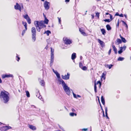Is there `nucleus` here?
Wrapping results in <instances>:
<instances>
[{"label":"nucleus","instance_id":"1","mask_svg":"<svg viewBox=\"0 0 131 131\" xmlns=\"http://www.w3.org/2000/svg\"><path fill=\"white\" fill-rule=\"evenodd\" d=\"M55 74L58 79H58V81L60 82L59 84H61L62 85L64 90L66 93L68 95H70V94L71 92L70 90V88L68 86L67 84L63 80L61 79H60L61 78L60 75L58 72H56Z\"/></svg>","mask_w":131,"mask_h":131},{"label":"nucleus","instance_id":"2","mask_svg":"<svg viewBox=\"0 0 131 131\" xmlns=\"http://www.w3.org/2000/svg\"><path fill=\"white\" fill-rule=\"evenodd\" d=\"M9 93L7 92L4 91H2L0 94V97L3 101L5 103H6L9 101Z\"/></svg>","mask_w":131,"mask_h":131},{"label":"nucleus","instance_id":"3","mask_svg":"<svg viewBox=\"0 0 131 131\" xmlns=\"http://www.w3.org/2000/svg\"><path fill=\"white\" fill-rule=\"evenodd\" d=\"M43 22L42 21H34V24L35 25L37 30L38 31H40V30L41 29V27L43 25Z\"/></svg>","mask_w":131,"mask_h":131},{"label":"nucleus","instance_id":"4","mask_svg":"<svg viewBox=\"0 0 131 131\" xmlns=\"http://www.w3.org/2000/svg\"><path fill=\"white\" fill-rule=\"evenodd\" d=\"M32 33V41L34 42L36 40V30L35 27H32L31 29Z\"/></svg>","mask_w":131,"mask_h":131},{"label":"nucleus","instance_id":"5","mask_svg":"<svg viewBox=\"0 0 131 131\" xmlns=\"http://www.w3.org/2000/svg\"><path fill=\"white\" fill-rule=\"evenodd\" d=\"M51 49V59H50V65L51 66L53 64L54 61V49H52L51 48H50Z\"/></svg>","mask_w":131,"mask_h":131},{"label":"nucleus","instance_id":"6","mask_svg":"<svg viewBox=\"0 0 131 131\" xmlns=\"http://www.w3.org/2000/svg\"><path fill=\"white\" fill-rule=\"evenodd\" d=\"M63 40L64 43L66 45L70 44L72 42L71 40L67 38L64 37L63 38Z\"/></svg>","mask_w":131,"mask_h":131},{"label":"nucleus","instance_id":"7","mask_svg":"<svg viewBox=\"0 0 131 131\" xmlns=\"http://www.w3.org/2000/svg\"><path fill=\"white\" fill-rule=\"evenodd\" d=\"M49 3L47 1H45L44 4V6L45 9L47 10L50 7L49 5Z\"/></svg>","mask_w":131,"mask_h":131},{"label":"nucleus","instance_id":"8","mask_svg":"<svg viewBox=\"0 0 131 131\" xmlns=\"http://www.w3.org/2000/svg\"><path fill=\"white\" fill-rule=\"evenodd\" d=\"M70 74L68 73L67 75H61V78L63 79L64 80H68L70 78Z\"/></svg>","mask_w":131,"mask_h":131},{"label":"nucleus","instance_id":"9","mask_svg":"<svg viewBox=\"0 0 131 131\" xmlns=\"http://www.w3.org/2000/svg\"><path fill=\"white\" fill-rule=\"evenodd\" d=\"M126 47L125 46L123 47H120V50H119L118 52L119 54H121L123 51H124L126 49Z\"/></svg>","mask_w":131,"mask_h":131},{"label":"nucleus","instance_id":"10","mask_svg":"<svg viewBox=\"0 0 131 131\" xmlns=\"http://www.w3.org/2000/svg\"><path fill=\"white\" fill-rule=\"evenodd\" d=\"M13 78V75L11 74H3L2 75V78L3 79H4L6 78Z\"/></svg>","mask_w":131,"mask_h":131},{"label":"nucleus","instance_id":"11","mask_svg":"<svg viewBox=\"0 0 131 131\" xmlns=\"http://www.w3.org/2000/svg\"><path fill=\"white\" fill-rule=\"evenodd\" d=\"M97 40L98 42L100 44L102 47H103L104 46V43L103 41H101L100 39H98Z\"/></svg>","mask_w":131,"mask_h":131},{"label":"nucleus","instance_id":"12","mask_svg":"<svg viewBox=\"0 0 131 131\" xmlns=\"http://www.w3.org/2000/svg\"><path fill=\"white\" fill-rule=\"evenodd\" d=\"M28 127L31 129L33 130H35L36 129V127L32 125H29Z\"/></svg>","mask_w":131,"mask_h":131},{"label":"nucleus","instance_id":"13","mask_svg":"<svg viewBox=\"0 0 131 131\" xmlns=\"http://www.w3.org/2000/svg\"><path fill=\"white\" fill-rule=\"evenodd\" d=\"M120 37V38H121V40L122 41V42L124 43H125L126 42V41L125 39V38L123 37H122L121 35H119Z\"/></svg>","mask_w":131,"mask_h":131},{"label":"nucleus","instance_id":"14","mask_svg":"<svg viewBox=\"0 0 131 131\" xmlns=\"http://www.w3.org/2000/svg\"><path fill=\"white\" fill-rule=\"evenodd\" d=\"M76 54L75 53H73L72 54L71 56V59L73 60H74L76 58Z\"/></svg>","mask_w":131,"mask_h":131},{"label":"nucleus","instance_id":"15","mask_svg":"<svg viewBox=\"0 0 131 131\" xmlns=\"http://www.w3.org/2000/svg\"><path fill=\"white\" fill-rule=\"evenodd\" d=\"M112 47L113 49V50L114 52L115 53V54H116L117 53V49L116 48L115 46L113 45H112Z\"/></svg>","mask_w":131,"mask_h":131},{"label":"nucleus","instance_id":"16","mask_svg":"<svg viewBox=\"0 0 131 131\" xmlns=\"http://www.w3.org/2000/svg\"><path fill=\"white\" fill-rule=\"evenodd\" d=\"M14 7L17 10L21 7L18 3H16V5Z\"/></svg>","mask_w":131,"mask_h":131},{"label":"nucleus","instance_id":"17","mask_svg":"<svg viewBox=\"0 0 131 131\" xmlns=\"http://www.w3.org/2000/svg\"><path fill=\"white\" fill-rule=\"evenodd\" d=\"M43 22V23L46 24H48V23L49 20L45 16V20Z\"/></svg>","mask_w":131,"mask_h":131},{"label":"nucleus","instance_id":"18","mask_svg":"<svg viewBox=\"0 0 131 131\" xmlns=\"http://www.w3.org/2000/svg\"><path fill=\"white\" fill-rule=\"evenodd\" d=\"M101 99V101L102 104L103 105H104L105 104V101L104 98L102 95V96Z\"/></svg>","mask_w":131,"mask_h":131},{"label":"nucleus","instance_id":"19","mask_svg":"<svg viewBox=\"0 0 131 131\" xmlns=\"http://www.w3.org/2000/svg\"><path fill=\"white\" fill-rule=\"evenodd\" d=\"M105 116L107 117V119H109V118L108 116V114H107V107H105Z\"/></svg>","mask_w":131,"mask_h":131},{"label":"nucleus","instance_id":"20","mask_svg":"<svg viewBox=\"0 0 131 131\" xmlns=\"http://www.w3.org/2000/svg\"><path fill=\"white\" fill-rule=\"evenodd\" d=\"M0 130L1 131H5L7 130L6 126H3L1 127Z\"/></svg>","mask_w":131,"mask_h":131},{"label":"nucleus","instance_id":"21","mask_svg":"<svg viewBox=\"0 0 131 131\" xmlns=\"http://www.w3.org/2000/svg\"><path fill=\"white\" fill-rule=\"evenodd\" d=\"M79 30L81 32V34H82L83 35L85 36L86 35L84 31L82 29H81L80 28L79 29Z\"/></svg>","mask_w":131,"mask_h":131},{"label":"nucleus","instance_id":"22","mask_svg":"<svg viewBox=\"0 0 131 131\" xmlns=\"http://www.w3.org/2000/svg\"><path fill=\"white\" fill-rule=\"evenodd\" d=\"M106 27L108 30H110L111 29V27L109 25L107 24L106 25Z\"/></svg>","mask_w":131,"mask_h":131},{"label":"nucleus","instance_id":"23","mask_svg":"<svg viewBox=\"0 0 131 131\" xmlns=\"http://www.w3.org/2000/svg\"><path fill=\"white\" fill-rule=\"evenodd\" d=\"M124 59V58L123 57H118V58L117 59V60L118 61H123Z\"/></svg>","mask_w":131,"mask_h":131},{"label":"nucleus","instance_id":"24","mask_svg":"<svg viewBox=\"0 0 131 131\" xmlns=\"http://www.w3.org/2000/svg\"><path fill=\"white\" fill-rule=\"evenodd\" d=\"M113 66V65L112 64L110 65L106 64L105 65L106 67L108 68L109 69H111Z\"/></svg>","mask_w":131,"mask_h":131},{"label":"nucleus","instance_id":"25","mask_svg":"<svg viewBox=\"0 0 131 131\" xmlns=\"http://www.w3.org/2000/svg\"><path fill=\"white\" fill-rule=\"evenodd\" d=\"M94 90L95 92V93H96L97 92V87H96V83L95 82H94Z\"/></svg>","mask_w":131,"mask_h":131},{"label":"nucleus","instance_id":"26","mask_svg":"<svg viewBox=\"0 0 131 131\" xmlns=\"http://www.w3.org/2000/svg\"><path fill=\"white\" fill-rule=\"evenodd\" d=\"M101 30L102 34L103 35H105L106 33L105 30L104 28H102L101 29Z\"/></svg>","mask_w":131,"mask_h":131},{"label":"nucleus","instance_id":"27","mask_svg":"<svg viewBox=\"0 0 131 131\" xmlns=\"http://www.w3.org/2000/svg\"><path fill=\"white\" fill-rule=\"evenodd\" d=\"M40 83L41 86H43L45 84V82L43 80H40Z\"/></svg>","mask_w":131,"mask_h":131},{"label":"nucleus","instance_id":"28","mask_svg":"<svg viewBox=\"0 0 131 131\" xmlns=\"http://www.w3.org/2000/svg\"><path fill=\"white\" fill-rule=\"evenodd\" d=\"M69 115L70 116L72 117L74 115L76 116L77 115V114L74 112H71L69 113Z\"/></svg>","mask_w":131,"mask_h":131},{"label":"nucleus","instance_id":"29","mask_svg":"<svg viewBox=\"0 0 131 131\" xmlns=\"http://www.w3.org/2000/svg\"><path fill=\"white\" fill-rule=\"evenodd\" d=\"M51 33V31L49 30H47L46 31H45L44 34H46L48 36H49V34Z\"/></svg>","mask_w":131,"mask_h":131},{"label":"nucleus","instance_id":"30","mask_svg":"<svg viewBox=\"0 0 131 131\" xmlns=\"http://www.w3.org/2000/svg\"><path fill=\"white\" fill-rule=\"evenodd\" d=\"M106 73L105 74L104 73H103L102 74V75L101 77V78H103L104 80L105 79V76L106 75Z\"/></svg>","mask_w":131,"mask_h":131},{"label":"nucleus","instance_id":"31","mask_svg":"<svg viewBox=\"0 0 131 131\" xmlns=\"http://www.w3.org/2000/svg\"><path fill=\"white\" fill-rule=\"evenodd\" d=\"M25 92L26 93V95L28 97H30V94L29 91H26Z\"/></svg>","mask_w":131,"mask_h":131},{"label":"nucleus","instance_id":"32","mask_svg":"<svg viewBox=\"0 0 131 131\" xmlns=\"http://www.w3.org/2000/svg\"><path fill=\"white\" fill-rule=\"evenodd\" d=\"M23 17L26 20L28 19V18H30L27 14H26L25 15H24L23 16Z\"/></svg>","mask_w":131,"mask_h":131},{"label":"nucleus","instance_id":"33","mask_svg":"<svg viewBox=\"0 0 131 131\" xmlns=\"http://www.w3.org/2000/svg\"><path fill=\"white\" fill-rule=\"evenodd\" d=\"M117 41L118 44H121L122 42V40L119 39L118 38L117 40Z\"/></svg>","mask_w":131,"mask_h":131},{"label":"nucleus","instance_id":"34","mask_svg":"<svg viewBox=\"0 0 131 131\" xmlns=\"http://www.w3.org/2000/svg\"><path fill=\"white\" fill-rule=\"evenodd\" d=\"M103 21H104L105 22H110L111 21V20H110V19H105L103 20Z\"/></svg>","mask_w":131,"mask_h":131},{"label":"nucleus","instance_id":"35","mask_svg":"<svg viewBox=\"0 0 131 131\" xmlns=\"http://www.w3.org/2000/svg\"><path fill=\"white\" fill-rule=\"evenodd\" d=\"M26 20L29 24H30L31 23V20L30 18H28V19H26Z\"/></svg>","mask_w":131,"mask_h":131},{"label":"nucleus","instance_id":"36","mask_svg":"<svg viewBox=\"0 0 131 131\" xmlns=\"http://www.w3.org/2000/svg\"><path fill=\"white\" fill-rule=\"evenodd\" d=\"M27 29H25L23 30L22 32V35L23 36L25 33L26 31H27Z\"/></svg>","mask_w":131,"mask_h":131},{"label":"nucleus","instance_id":"37","mask_svg":"<svg viewBox=\"0 0 131 131\" xmlns=\"http://www.w3.org/2000/svg\"><path fill=\"white\" fill-rule=\"evenodd\" d=\"M81 69L83 70H85L87 69V68L86 66H84Z\"/></svg>","mask_w":131,"mask_h":131},{"label":"nucleus","instance_id":"38","mask_svg":"<svg viewBox=\"0 0 131 131\" xmlns=\"http://www.w3.org/2000/svg\"><path fill=\"white\" fill-rule=\"evenodd\" d=\"M17 58V59H16L18 61H19V60H20V58L19 57V56H18V55L17 54V56H16V58Z\"/></svg>","mask_w":131,"mask_h":131},{"label":"nucleus","instance_id":"39","mask_svg":"<svg viewBox=\"0 0 131 131\" xmlns=\"http://www.w3.org/2000/svg\"><path fill=\"white\" fill-rule=\"evenodd\" d=\"M79 67L81 68L83 67V65L82 63L80 62L79 64Z\"/></svg>","mask_w":131,"mask_h":131},{"label":"nucleus","instance_id":"40","mask_svg":"<svg viewBox=\"0 0 131 131\" xmlns=\"http://www.w3.org/2000/svg\"><path fill=\"white\" fill-rule=\"evenodd\" d=\"M96 15L97 17L98 18H99L100 15L99 13H96Z\"/></svg>","mask_w":131,"mask_h":131},{"label":"nucleus","instance_id":"41","mask_svg":"<svg viewBox=\"0 0 131 131\" xmlns=\"http://www.w3.org/2000/svg\"><path fill=\"white\" fill-rule=\"evenodd\" d=\"M7 130L12 128L11 127L9 126H6Z\"/></svg>","mask_w":131,"mask_h":131},{"label":"nucleus","instance_id":"42","mask_svg":"<svg viewBox=\"0 0 131 131\" xmlns=\"http://www.w3.org/2000/svg\"><path fill=\"white\" fill-rule=\"evenodd\" d=\"M73 94L74 97L75 98L77 99V95H76L73 92Z\"/></svg>","mask_w":131,"mask_h":131},{"label":"nucleus","instance_id":"43","mask_svg":"<svg viewBox=\"0 0 131 131\" xmlns=\"http://www.w3.org/2000/svg\"><path fill=\"white\" fill-rule=\"evenodd\" d=\"M110 20H111V21L113 19V18L112 17L113 16H112V15H111V14H110Z\"/></svg>","mask_w":131,"mask_h":131},{"label":"nucleus","instance_id":"44","mask_svg":"<svg viewBox=\"0 0 131 131\" xmlns=\"http://www.w3.org/2000/svg\"><path fill=\"white\" fill-rule=\"evenodd\" d=\"M22 24L24 25H26V24H27V23L26 22H24L23 21L22 22Z\"/></svg>","mask_w":131,"mask_h":131},{"label":"nucleus","instance_id":"45","mask_svg":"<svg viewBox=\"0 0 131 131\" xmlns=\"http://www.w3.org/2000/svg\"><path fill=\"white\" fill-rule=\"evenodd\" d=\"M46 25H45L44 24V23H43V25H42V26L41 27V28L43 27H46Z\"/></svg>","mask_w":131,"mask_h":131},{"label":"nucleus","instance_id":"46","mask_svg":"<svg viewBox=\"0 0 131 131\" xmlns=\"http://www.w3.org/2000/svg\"><path fill=\"white\" fill-rule=\"evenodd\" d=\"M119 20L118 19V22L117 23V25H116V27H118L119 26Z\"/></svg>","mask_w":131,"mask_h":131},{"label":"nucleus","instance_id":"47","mask_svg":"<svg viewBox=\"0 0 131 131\" xmlns=\"http://www.w3.org/2000/svg\"><path fill=\"white\" fill-rule=\"evenodd\" d=\"M101 83H102L101 82V81H98L97 82V83H96V84H101Z\"/></svg>","mask_w":131,"mask_h":131},{"label":"nucleus","instance_id":"48","mask_svg":"<svg viewBox=\"0 0 131 131\" xmlns=\"http://www.w3.org/2000/svg\"><path fill=\"white\" fill-rule=\"evenodd\" d=\"M111 49H110L109 50V51L108 52V54L109 55H110V53H111Z\"/></svg>","mask_w":131,"mask_h":131},{"label":"nucleus","instance_id":"49","mask_svg":"<svg viewBox=\"0 0 131 131\" xmlns=\"http://www.w3.org/2000/svg\"><path fill=\"white\" fill-rule=\"evenodd\" d=\"M58 19L59 22V23L60 24H61V20L60 19L61 18H59L58 17Z\"/></svg>","mask_w":131,"mask_h":131},{"label":"nucleus","instance_id":"50","mask_svg":"<svg viewBox=\"0 0 131 131\" xmlns=\"http://www.w3.org/2000/svg\"><path fill=\"white\" fill-rule=\"evenodd\" d=\"M88 128H83L82 129V131H86L87 130H88Z\"/></svg>","mask_w":131,"mask_h":131},{"label":"nucleus","instance_id":"51","mask_svg":"<svg viewBox=\"0 0 131 131\" xmlns=\"http://www.w3.org/2000/svg\"><path fill=\"white\" fill-rule=\"evenodd\" d=\"M72 111L73 112H75V110L73 108H72L71 109Z\"/></svg>","mask_w":131,"mask_h":131},{"label":"nucleus","instance_id":"52","mask_svg":"<svg viewBox=\"0 0 131 131\" xmlns=\"http://www.w3.org/2000/svg\"><path fill=\"white\" fill-rule=\"evenodd\" d=\"M119 14L117 12L115 15V16H119Z\"/></svg>","mask_w":131,"mask_h":131},{"label":"nucleus","instance_id":"53","mask_svg":"<svg viewBox=\"0 0 131 131\" xmlns=\"http://www.w3.org/2000/svg\"><path fill=\"white\" fill-rule=\"evenodd\" d=\"M119 16L121 17H123V14H119Z\"/></svg>","mask_w":131,"mask_h":131},{"label":"nucleus","instance_id":"54","mask_svg":"<svg viewBox=\"0 0 131 131\" xmlns=\"http://www.w3.org/2000/svg\"><path fill=\"white\" fill-rule=\"evenodd\" d=\"M121 21L125 25H126V23L123 20H122Z\"/></svg>","mask_w":131,"mask_h":131},{"label":"nucleus","instance_id":"55","mask_svg":"<svg viewBox=\"0 0 131 131\" xmlns=\"http://www.w3.org/2000/svg\"><path fill=\"white\" fill-rule=\"evenodd\" d=\"M24 26L25 27V29H27V24H26V25Z\"/></svg>","mask_w":131,"mask_h":131},{"label":"nucleus","instance_id":"56","mask_svg":"<svg viewBox=\"0 0 131 131\" xmlns=\"http://www.w3.org/2000/svg\"><path fill=\"white\" fill-rule=\"evenodd\" d=\"M53 72L55 74V73L56 72H58L57 71H55L54 69H53Z\"/></svg>","mask_w":131,"mask_h":131},{"label":"nucleus","instance_id":"57","mask_svg":"<svg viewBox=\"0 0 131 131\" xmlns=\"http://www.w3.org/2000/svg\"><path fill=\"white\" fill-rule=\"evenodd\" d=\"M17 10H19L20 12H21V7H20V8H18V9Z\"/></svg>","mask_w":131,"mask_h":131},{"label":"nucleus","instance_id":"58","mask_svg":"<svg viewBox=\"0 0 131 131\" xmlns=\"http://www.w3.org/2000/svg\"><path fill=\"white\" fill-rule=\"evenodd\" d=\"M70 1V0H65V2H68Z\"/></svg>","mask_w":131,"mask_h":131},{"label":"nucleus","instance_id":"59","mask_svg":"<svg viewBox=\"0 0 131 131\" xmlns=\"http://www.w3.org/2000/svg\"><path fill=\"white\" fill-rule=\"evenodd\" d=\"M59 127L61 129H62L63 128L62 127L60 126L59 125Z\"/></svg>","mask_w":131,"mask_h":131},{"label":"nucleus","instance_id":"60","mask_svg":"<svg viewBox=\"0 0 131 131\" xmlns=\"http://www.w3.org/2000/svg\"><path fill=\"white\" fill-rule=\"evenodd\" d=\"M91 16H92V19H93L94 18V16L93 15H91Z\"/></svg>","mask_w":131,"mask_h":131},{"label":"nucleus","instance_id":"61","mask_svg":"<svg viewBox=\"0 0 131 131\" xmlns=\"http://www.w3.org/2000/svg\"><path fill=\"white\" fill-rule=\"evenodd\" d=\"M78 97H81V96H80L79 95L77 94V96Z\"/></svg>","mask_w":131,"mask_h":131},{"label":"nucleus","instance_id":"62","mask_svg":"<svg viewBox=\"0 0 131 131\" xmlns=\"http://www.w3.org/2000/svg\"><path fill=\"white\" fill-rule=\"evenodd\" d=\"M38 98H39L41 100V98H42L41 96H39L38 97Z\"/></svg>","mask_w":131,"mask_h":131},{"label":"nucleus","instance_id":"63","mask_svg":"<svg viewBox=\"0 0 131 131\" xmlns=\"http://www.w3.org/2000/svg\"><path fill=\"white\" fill-rule=\"evenodd\" d=\"M31 107H34V108H36V106H34V105H31Z\"/></svg>","mask_w":131,"mask_h":131},{"label":"nucleus","instance_id":"64","mask_svg":"<svg viewBox=\"0 0 131 131\" xmlns=\"http://www.w3.org/2000/svg\"><path fill=\"white\" fill-rule=\"evenodd\" d=\"M105 14L106 15H110V14L109 13H106Z\"/></svg>","mask_w":131,"mask_h":131}]
</instances>
